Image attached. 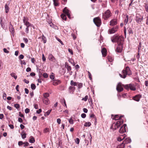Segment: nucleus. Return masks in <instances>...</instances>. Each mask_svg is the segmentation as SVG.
I'll return each instance as SVG.
<instances>
[{"instance_id": "f257e3e1", "label": "nucleus", "mask_w": 148, "mask_h": 148, "mask_svg": "<svg viewBox=\"0 0 148 148\" xmlns=\"http://www.w3.org/2000/svg\"><path fill=\"white\" fill-rule=\"evenodd\" d=\"M111 40L113 42H117L118 45L123 44L124 38L121 36H114L111 38Z\"/></svg>"}, {"instance_id": "f03ea898", "label": "nucleus", "mask_w": 148, "mask_h": 148, "mask_svg": "<svg viewBox=\"0 0 148 148\" xmlns=\"http://www.w3.org/2000/svg\"><path fill=\"white\" fill-rule=\"evenodd\" d=\"M122 73L123 75L121 74H119V75L121 77L123 78H125L127 75H132L131 71L128 66H127L125 69H123L122 71Z\"/></svg>"}, {"instance_id": "7ed1b4c3", "label": "nucleus", "mask_w": 148, "mask_h": 148, "mask_svg": "<svg viewBox=\"0 0 148 148\" xmlns=\"http://www.w3.org/2000/svg\"><path fill=\"white\" fill-rule=\"evenodd\" d=\"M102 18L104 20H108L112 15V14L109 10H108L102 13Z\"/></svg>"}, {"instance_id": "20e7f679", "label": "nucleus", "mask_w": 148, "mask_h": 148, "mask_svg": "<svg viewBox=\"0 0 148 148\" xmlns=\"http://www.w3.org/2000/svg\"><path fill=\"white\" fill-rule=\"evenodd\" d=\"M93 21L97 27H99L101 24V20L99 17H97L94 18Z\"/></svg>"}, {"instance_id": "39448f33", "label": "nucleus", "mask_w": 148, "mask_h": 148, "mask_svg": "<svg viewBox=\"0 0 148 148\" xmlns=\"http://www.w3.org/2000/svg\"><path fill=\"white\" fill-rule=\"evenodd\" d=\"M143 20V16L140 15V14H136V22L140 24L141 23V22Z\"/></svg>"}, {"instance_id": "423d86ee", "label": "nucleus", "mask_w": 148, "mask_h": 148, "mask_svg": "<svg viewBox=\"0 0 148 148\" xmlns=\"http://www.w3.org/2000/svg\"><path fill=\"white\" fill-rule=\"evenodd\" d=\"M118 29V26H116L115 27L109 29L108 32L110 34H112L115 33L117 31Z\"/></svg>"}, {"instance_id": "0eeeda50", "label": "nucleus", "mask_w": 148, "mask_h": 148, "mask_svg": "<svg viewBox=\"0 0 148 148\" xmlns=\"http://www.w3.org/2000/svg\"><path fill=\"white\" fill-rule=\"evenodd\" d=\"M123 45L119 44L117 46V47L116 49V51L118 53H121L123 49Z\"/></svg>"}, {"instance_id": "6e6552de", "label": "nucleus", "mask_w": 148, "mask_h": 148, "mask_svg": "<svg viewBox=\"0 0 148 148\" xmlns=\"http://www.w3.org/2000/svg\"><path fill=\"white\" fill-rule=\"evenodd\" d=\"M126 125L125 124H124L120 128L119 130V132L121 133H123L126 132Z\"/></svg>"}, {"instance_id": "1a4fd4ad", "label": "nucleus", "mask_w": 148, "mask_h": 148, "mask_svg": "<svg viewBox=\"0 0 148 148\" xmlns=\"http://www.w3.org/2000/svg\"><path fill=\"white\" fill-rule=\"evenodd\" d=\"M123 122V120H121V121H117L115 125V130H116L117 128H118Z\"/></svg>"}, {"instance_id": "9d476101", "label": "nucleus", "mask_w": 148, "mask_h": 148, "mask_svg": "<svg viewBox=\"0 0 148 148\" xmlns=\"http://www.w3.org/2000/svg\"><path fill=\"white\" fill-rule=\"evenodd\" d=\"M63 12L65 13L69 18H70L71 16L69 13V10L66 7H65L63 10Z\"/></svg>"}, {"instance_id": "9b49d317", "label": "nucleus", "mask_w": 148, "mask_h": 148, "mask_svg": "<svg viewBox=\"0 0 148 148\" xmlns=\"http://www.w3.org/2000/svg\"><path fill=\"white\" fill-rule=\"evenodd\" d=\"M117 23V20L114 19L112 20L110 22V25L111 26H113L116 25Z\"/></svg>"}, {"instance_id": "f8f14e48", "label": "nucleus", "mask_w": 148, "mask_h": 148, "mask_svg": "<svg viewBox=\"0 0 148 148\" xmlns=\"http://www.w3.org/2000/svg\"><path fill=\"white\" fill-rule=\"evenodd\" d=\"M141 96L140 95H138L133 97V99L137 101H139Z\"/></svg>"}, {"instance_id": "ddd939ff", "label": "nucleus", "mask_w": 148, "mask_h": 148, "mask_svg": "<svg viewBox=\"0 0 148 148\" xmlns=\"http://www.w3.org/2000/svg\"><path fill=\"white\" fill-rule=\"evenodd\" d=\"M116 90L118 92H121L123 90V88L121 86V85L119 84L116 87Z\"/></svg>"}, {"instance_id": "4468645a", "label": "nucleus", "mask_w": 148, "mask_h": 148, "mask_svg": "<svg viewBox=\"0 0 148 148\" xmlns=\"http://www.w3.org/2000/svg\"><path fill=\"white\" fill-rule=\"evenodd\" d=\"M61 82V81L59 79H54L53 80V84L54 85H56L59 84Z\"/></svg>"}, {"instance_id": "2eb2a0df", "label": "nucleus", "mask_w": 148, "mask_h": 148, "mask_svg": "<svg viewBox=\"0 0 148 148\" xmlns=\"http://www.w3.org/2000/svg\"><path fill=\"white\" fill-rule=\"evenodd\" d=\"M42 100L44 103L46 105H48L49 104L50 102L48 98H42Z\"/></svg>"}, {"instance_id": "dca6fc26", "label": "nucleus", "mask_w": 148, "mask_h": 148, "mask_svg": "<svg viewBox=\"0 0 148 148\" xmlns=\"http://www.w3.org/2000/svg\"><path fill=\"white\" fill-rule=\"evenodd\" d=\"M75 90V88L74 87L70 86L69 88V91L71 93H73Z\"/></svg>"}, {"instance_id": "f3484780", "label": "nucleus", "mask_w": 148, "mask_h": 148, "mask_svg": "<svg viewBox=\"0 0 148 148\" xmlns=\"http://www.w3.org/2000/svg\"><path fill=\"white\" fill-rule=\"evenodd\" d=\"M101 53L103 56V57H105L106 55V50L105 48H103L102 49Z\"/></svg>"}, {"instance_id": "a211bd4d", "label": "nucleus", "mask_w": 148, "mask_h": 148, "mask_svg": "<svg viewBox=\"0 0 148 148\" xmlns=\"http://www.w3.org/2000/svg\"><path fill=\"white\" fill-rule=\"evenodd\" d=\"M130 89L132 90L135 91L136 90V88L135 87V85L132 84H130Z\"/></svg>"}, {"instance_id": "6ab92c4d", "label": "nucleus", "mask_w": 148, "mask_h": 148, "mask_svg": "<svg viewBox=\"0 0 148 148\" xmlns=\"http://www.w3.org/2000/svg\"><path fill=\"white\" fill-rule=\"evenodd\" d=\"M113 119H114L115 120H119V121H121V120H122V119H121V117H119V116L118 115H116L114 118H113Z\"/></svg>"}, {"instance_id": "aec40b11", "label": "nucleus", "mask_w": 148, "mask_h": 148, "mask_svg": "<svg viewBox=\"0 0 148 148\" xmlns=\"http://www.w3.org/2000/svg\"><path fill=\"white\" fill-rule=\"evenodd\" d=\"M35 141L34 138L33 136H31L29 139V142L31 143H34Z\"/></svg>"}, {"instance_id": "412c9836", "label": "nucleus", "mask_w": 148, "mask_h": 148, "mask_svg": "<svg viewBox=\"0 0 148 148\" xmlns=\"http://www.w3.org/2000/svg\"><path fill=\"white\" fill-rule=\"evenodd\" d=\"M123 86L126 89L129 90L130 86V84H129L123 85Z\"/></svg>"}, {"instance_id": "4be33fe9", "label": "nucleus", "mask_w": 148, "mask_h": 148, "mask_svg": "<svg viewBox=\"0 0 148 148\" xmlns=\"http://www.w3.org/2000/svg\"><path fill=\"white\" fill-rule=\"evenodd\" d=\"M127 30L128 31V33H129V34H133V32L132 28L128 27L127 28Z\"/></svg>"}, {"instance_id": "5701e85b", "label": "nucleus", "mask_w": 148, "mask_h": 148, "mask_svg": "<svg viewBox=\"0 0 148 148\" xmlns=\"http://www.w3.org/2000/svg\"><path fill=\"white\" fill-rule=\"evenodd\" d=\"M5 12L6 13H7L9 10V8L7 5V4H5Z\"/></svg>"}, {"instance_id": "b1692460", "label": "nucleus", "mask_w": 148, "mask_h": 148, "mask_svg": "<svg viewBox=\"0 0 148 148\" xmlns=\"http://www.w3.org/2000/svg\"><path fill=\"white\" fill-rule=\"evenodd\" d=\"M49 96V95L48 93H45L43 94V98H48Z\"/></svg>"}, {"instance_id": "393cba45", "label": "nucleus", "mask_w": 148, "mask_h": 148, "mask_svg": "<svg viewBox=\"0 0 148 148\" xmlns=\"http://www.w3.org/2000/svg\"><path fill=\"white\" fill-rule=\"evenodd\" d=\"M42 40L43 41V42L44 43H46L47 42V39L46 37L44 36L43 34L42 35Z\"/></svg>"}, {"instance_id": "a878e982", "label": "nucleus", "mask_w": 148, "mask_h": 148, "mask_svg": "<svg viewBox=\"0 0 148 148\" xmlns=\"http://www.w3.org/2000/svg\"><path fill=\"white\" fill-rule=\"evenodd\" d=\"M53 5L55 6H58L59 5L58 3L57 0H53Z\"/></svg>"}, {"instance_id": "bb28decb", "label": "nucleus", "mask_w": 148, "mask_h": 148, "mask_svg": "<svg viewBox=\"0 0 148 148\" xmlns=\"http://www.w3.org/2000/svg\"><path fill=\"white\" fill-rule=\"evenodd\" d=\"M125 144L123 143H122L120 145H119L117 148H124Z\"/></svg>"}, {"instance_id": "cd10ccee", "label": "nucleus", "mask_w": 148, "mask_h": 148, "mask_svg": "<svg viewBox=\"0 0 148 148\" xmlns=\"http://www.w3.org/2000/svg\"><path fill=\"white\" fill-rule=\"evenodd\" d=\"M48 58L49 60L52 61L54 58L51 54H50L49 55Z\"/></svg>"}, {"instance_id": "c85d7f7f", "label": "nucleus", "mask_w": 148, "mask_h": 148, "mask_svg": "<svg viewBox=\"0 0 148 148\" xmlns=\"http://www.w3.org/2000/svg\"><path fill=\"white\" fill-rule=\"evenodd\" d=\"M61 17L63 20H66V17L65 14H62L61 15Z\"/></svg>"}, {"instance_id": "c756f323", "label": "nucleus", "mask_w": 148, "mask_h": 148, "mask_svg": "<svg viewBox=\"0 0 148 148\" xmlns=\"http://www.w3.org/2000/svg\"><path fill=\"white\" fill-rule=\"evenodd\" d=\"M128 15H126V18L124 20V24L125 25H126L127 24L128 21Z\"/></svg>"}, {"instance_id": "7c9ffc66", "label": "nucleus", "mask_w": 148, "mask_h": 148, "mask_svg": "<svg viewBox=\"0 0 148 148\" xmlns=\"http://www.w3.org/2000/svg\"><path fill=\"white\" fill-rule=\"evenodd\" d=\"M52 111V109L49 110L47 112H46L45 114V116H47L49 115L50 112Z\"/></svg>"}, {"instance_id": "2f4dec72", "label": "nucleus", "mask_w": 148, "mask_h": 148, "mask_svg": "<svg viewBox=\"0 0 148 148\" xmlns=\"http://www.w3.org/2000/svg\"><path fill=\"white\" fill-rule=\"evenodd\" d=\"M91 125V123L89 122H86L84 125L86 127H89Z\"/></svg>"}, {"instance_id": "473e14b6", "label": "nucleus", "mask_w": 148, "mask_h": 148, "mask_svg": "<svg viewBox=\"0 0 148 148\" xmlns=\"http://www.w3.org/2000/svg\"><path fill=\"white\" fill-rule=\"evenodd\" d=\"M70 84L71 86H76L77 85V83L74 82L73 80L71 81Z\"/></svg>"}, {"instance_id": "72a5a7b5", "label": "nucleus", "mask_w": 148, "mask_h": 148, "mask_svg": "<svg viewBox=\"0 0 148 148\" xmlns=\"http://www.w3.org/2000/svg\"><path fill=\"white\" fill-rule=\"evenodd\" d=\"M15 73H12L10 74V75L12 77H13L15 79H16L17 77L16 75H15Z\"/></svg>"}, {"instance_id": "f704fd0d", "label": "nucleus", "mask_w": 148, "mask_h": 148, "mask_svg": "<svg viewBox=\"0 0 148 148\" xmlns=\"http://www.w3.org/2000/svg\"><path fill=\"white\" fill-rule=\"evenodd\" d=\"M31 88L32 90H34L36 88L35 85L33 84H32L31 85Z\"/></svg>"}, {"instance_id": "c9c22d12", "label": "nucleus", "mask_w": 148, "mask_h": 148, "mask_svg": "<svg viewBox=\"0 0 148 148\" xmlns=\"http://www.w3.org/2000/svg\"><path fill=\"white\" fill-rule=\"evenodd\" d=\"M68 120L70 124H73V121L72 118H71L69 119H68Z\"/></svg>"}, {"instance_id": "e433bc0d", "label": "nucleus", "mask_w": 148, "mask_h": 148, "mask_svg": "<svg viewBox=\"0 0 148 148\" xmlns=\"http://www.w3.org/2000/svg\"><path fill=\"white\" fill-rule=\"evenodd\" d=\"M2 19L1 18V25L2 27L4 29L5 28V25H4L3 23L2 22Z\"/></svg>"}, {"instance_id": "4c0bfd02", "label": "nucleus", "mask_w": 148, "mask_h": 148, "mask_svg": "<svg viewBox=\"0 0 148 148\" xmlns=\"http://www.w3.org/2000/svg\"><path fill=\"white\" fill-rule=\"evenodd\" d=\"M25 25H26L27 27H29L31 25V24L28 21H26Z\"/></svg>"}, {"instance_id": "58836bf2", "label": "nucleus", "mask_w": 148, "mask_h": 148, "mask_svg": "<svg viewBox=\"0 0 148 148\" xmlns=\"http://www.w3.org/2000/svg\"><path fill=\"white\" fill-rule=\"evenodd\" d=\"M142 44L141 42L139 43V45L138 48V52H139L140 50L141 49V47Z\"/></svg>"}, {"instance_id": "ea45409f", "label": "nucleus", "mask_w": 148, "mask_h": 148, "mask_svg": "<svg viewBox=\"0 0 148 148\" xmlns=\"http://www.w3.org/2000/svg\"><path fill=\"white\" fill-rule=\"evenodd\" d=\"M22 138L23 139L25 138L26 137V133H24L23 134H21Z\"/></svg>"}, {"instance_id": "a19ab883", "label": "nucleus", "mask_w": 148, "mask_h": 148, "mask_svg": "<svg viewBox=\"0 0 148 148\" xmlns=\"http://www.w3.org/2000/svg\"><path fill=\"white\" fill-rule=\"evenodd\" d=\"M49 132V129L48 128H45L44 129V132L45 133H46Z\"/></svg>"}, {"instance_id": "79ce46f5", "label": "nucleus", "mask_w": 148, "mask_h": 148, "mask_svg": "<svg viewBox=\"0 0 148 148\" xmlns=\"http://www.w3.org/2000/svg\"><path fill=\"white\" fill-rule=\"evenodd\" d=\"M66 68L67 69L68 72H69L71 70V67L70 66H68V67H67Z\"/></svg>"}, {"instance_id": "37998d69", "label": "nucleus", "mask_w": 148, "mask_h": 148, "mask_svg": "<svg viewBox=\"0 0 148 148\" xmlns=\"http://www.w3.org/2000/svg\"><path fill=\"white\" fill-rule=\"evenodd\" d=\"M88 99V96L87 95H86L85 96L84 98H83L82 99V100L84 101H86Z\"/></svg>"}, {"instance_id": "c03bdc74", "label": "nucleus", "mask_w": 148, "mask_h": 148, "mask_svg": "<svg viewBox=\"0 0 148 148\" xmlns=\"http://www.w3.org/2000/svg\"><path fill=\"white\" fill-rule=\"evenodd\" d=\"M43 76L44 77L46 78H47L48 76V74L46 73H44L43 74Z\"/></svg>"}, {"instance_id": "a18cd8bd", "label": "nucleus", "mask_w": 148, "mask_h": 148, "mask_svg": "<svg viewBox=\"0 0 148 148\" xmlns=\"http://www.w3.org/2000/svg\"><path fill=\"white\" fill-rule=\"evenodd\" d=\"M14 107L18 109L20 107V105L18 104H14Z\"/></svg>"}, {"instance_id": "49530a36", "label": "nucleus", "mask_w": 148, "mask_h": 148, "mask_svg": "<svg viewBox=\"0 0 148 148\" xmlns=\"http://www.w3.org/2000/svg\"><path fill=\"white\" fill-rule=\"evenodd\" d=\"M23 40L24 41L25 43H27L28 42V40L27 38H23Z\"/></svg>"}, {"instance_id": "de8ad7c7", "label": "nucleus", "mask_w": 148, "mask_h": 148, "mask_svg": "<svg viewBox=\"0 0 148 148\" xmlns=\"http://www.w3.org/2000/svg\"><path fill=\"white\" fill-rule=\"evenodd\" d=\"M124 137H123V138H122L121 137H119L117 138V140L119 141H122L124 138Z\"/></svg>"}, {"instance_id": "09e8293b", "label": "nucleus", "mask_w": 148, "mask_h": 148, "mask_svg": "<svg viewBox=\"0 0 148 148\" xmlns=\"http://www.w3.org/2000/svg\"><path fill=\"white\" fill-rule=\"evenodd\" d=\"M29 111H30V110L28 108H26L25 110V112L27 114V113H28L29 112Z\"/></svg>"}, {"instance_id": "8fccbe9b", "label": "nucleus", "mask_w": 148, "mask_h": 148, "mask_svg": "<svg viewBox=\"0 0 148 148\" xmlns=\"http://www.w3.org/2000/svg\"><path fill=\"white\" fill-rule=\"evenodd\" d=\"M24 143L22 141H19L18 142V145L19 146H21Z\"/></svg>"}, {"instance_id": "3c124183", "label": "nucleus", "mask_w": 148, "mask_h": 148, "mask_svg": "<svg viewBox=\"0 0 148 148\" xmlns=\"http://www.w3.org/2000/svg\"><path fill=\"white\" fill-rule=\"evenodd\" d=\"M86 115L85 113H82L81 115V117L83 118H85L86 117Z\"/></svg>"}, {"instance_id": "603ef678", "label": "nucleus", "mask_w": 148, "mask_h": 148, "mask_svg": "<svg viewBox=\"0 0 148 148\" xmlns=\"http://www.w3.org/2000/svg\"><path fill=\"white\" fill-rule=\"evenodd\" d=\"M23 144H24V147H25L28 146L29 145V143L27 142H25Z\"/></svg>"}, {"instance_id": "864d4df0", "label": "nucleus", "mask_w": 148, "mask_h": 148, "mask_svg": "<svg viewBox=\"0 0 148 148\" xmlns=\"http://www.w3.org/2000/svg\"><path fill=\"white\" fill-rule=\"evenodd\" d=\"M68 51L71 54L73 55V52L72 50L70 48H69L68 49Z\"/></svg>"}, {"instance_id": "5fc2aeb1", "label": "nucleus", "mask_w": 148, "mask_h": 148, "mask_svg": "<svg viewBox=\"0 0 148 148\" xmlns=\"http://www.w3.org/2000/svg\"><path fill=\"white\" fill-rule=\"evenodd\" d=\"M75 143L77 144H79V139L78 138H77L75 140Z\"/></svg>"}, {"instance_id": "6e6d98bb", "label": "nucleus", "mask_w": 148, "mask_h": 148, "mask_svg": "<svg viewBox=\"0 0 148 148\" xmlns=\"http://www.w3.org/2000/svg\"><path fill=\"white\" fill-rule=\"evenodd\" d=\"M78 87L79 88H80L82 86V84L81 83H79L78 84Z\"/></svg>"}, {"instance_id": "4d7b16f0", "label": "nucleus", "mask_w": 148, "mask_h": 148, "mask_svg": "<svg viewBox=\"0 0 148 148\" xmlns=\"http://www.w3.org/2000/svg\"><path fill=\"white\" fill-rule=\"evenodd\" d=\"M3 51L5 53H9V51L7 50V49L4 48L3 49Z\"/></svg>"}, {"instance_id": "13d9d810", "label": "nucleus", "mask_w": 148, "mask_h": 148, "mask_svg": "<svg viewBox=\"0 0 148 148\" xmlns=\"http://www.w3.org/2000/svg\"><path fill=\"white\" fill-rule=\"evenodd\" d=\"M57 39L61 43V45H63V42L59 38H57Z\"/></svg>"}, {"instance_id": "bf43d9fd", "label": "nucleus", "mask_w": 148, "mask_h": 148, "mask_svg": "<svg viewBox=\"0 0 148 148\" xmlns=\"http://www.w3.org/2000/svg\"><path fill=\"white\" fill-rule=\"evenodd\" d=\"M61 120L60 119H58L57 120V123L58 124H60L61 123Z\"/></svg>"}, {"instance_id": "052dcab7", "label": "nucleus", "mask_w": 148, "mask_h": 148, "mask_svg": "<svg viewBox=\"0 0 148 148\" xmlns=\"http://www.w3.org/2000/svg\"><path fill=\"white\" fill-rule=\"evenodd\" d=\"M42 60L43 61H45L46 60V58L45 57L44 55V54H42Z\"/></svg>"}, {"instance_id": "680f3d73", "label": "nucleus", "mask_w": 148, "mask_h": 148, "mask_svg": "<svg viewBox=\"0 0 148 148\" xmlns=\"http://www.w3.org/2000/svg\"><path fill=\"white\" fill-rule=\"evenodd\" d=\"M34 107L36 109H38V105L37 104H34Z\"/></svg>"}, {"instance_id": "e2e57ef3", "label": "nucleus", "mask_w": 148, "mask_h": 148, "mask_svg": "<svg viewBox=\"0 0 148 148\" xmlns=\"http://www.w3.org/2000/svg\"><path fill=\"white\" fill-rule=\"evenodd\" d=\"M145 9L146 11L148 12V5L147 4L145 5Z\"/></svg>"}, {"instance_id": "0e129e2a", "label": "nucleus", "mask_w": 148, "mask_h": 148, "mask_svg": "<svg viewBox=\"0 0 148 148\" xmlns=\"http://www.w3.org/2000/svg\"><path fill=\"white\" fill-rule=\"evenodd\" d=\"M25 93L26 94H28L29 93V90H28V89L27 88H25Z\"/></svg>"}, {"instance_id": "69168bd1", "label": "nucleus", "mask_w": 148, "mask_h": 148, "mask_svg": "<svg viewBox=\"0 0 148 148\" xmlns=\"http://www.w3.org/2000/svg\"><path fill=\"white\" fill-rule=\"evenodd\" d=\"M18 121L19 122H20V123H22V122H23V121L22 119L21 118H18Z\"/></svg>"}, {"instance_id": "338daca9", "label": "nucleus", "mask_w": 148, "mask_h": 148, "mask_svg": "<svg viewBox=\"0 0 148 148\" xmlns=\"http://www.w3.org/2000/svg\"><path fill=\"white\" fill-rule=\"evenodd\" d=\"M31 71V69L30 67H28L26 69V71L27 72H29Z\"/></svg>"}, {"instance_id": "774afa93", "label": "nucleus", "mask_w": 148, "mask_h": 148, "mask_svg": "<svg viewBox=\"0 0 148 148\" xmlns=\"http://www.w3.org/2000/svg\"><path fill=\"white\" fill-rule=\"evenodd\" d=\"M42 112V110L41 109H39L38 110H37L36 112L38 114Z\"/></svg>"}]
</instances>
